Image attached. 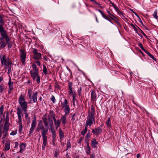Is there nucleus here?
<instances>
[{
  "instance_id": "8fccbe9b",
  "label": "nucleus",
  "mask_w": 158,
  "mask_h": 158,
  "mask_svg": "<svg viewBox=\"0 0 158 158\" xmlns=\"http://www.w3.org/2000/svg\"><path fill=\"white\" fill-rule=\"evenodd\" d=\"M82 88L81 87H79L78 88V89L77 90V93L79 96H81V91Z\"/></svg>"
},
{
  "instance_id": "393cba45",
  "label": "nucleus",
  "mask_w": 158,
  "mask_h": 158,
  "mask_svg": "<svg viewBox=\"0 0 158 158\" xmlns=\"http://www.w3.org/2000/svg\"><path fill=\"white\" fill-rule=\"evenodd\" d=\"M26 145L25 143H22L20 144V150L19 152L20 153L23 152V151L25 149Z\"/></svg>"
},
{
  "instance_id": "412c9836",
  "label": "nucleus",
  "mask_w": 158,
  "mask_h": 158,
  "mask_svg": "<svg viewBox=\"0 0 158 158\" xmlns=\"http://www.w3.org/2000/svg\"><path fill=\"white\" fill-rule=\"evenodd\" d=\"M6 143H5V146L4 147V150L5 151H7L10 149V143L9 140L7 139Z\"/></svg>"
},
{
  "instance_id": "7ed1b4c3",
  "label": "nucleus",
  "mask_w": 158,
  "mask_h": 158,
  "mask_svg": "<svg viewBox=\"0 0 158 158\" xmlns=\"http://www.w3.org/2000/svg\"><path fill=\"white\" fill-rule=\"evenodd\" d=\"M91 111H89L87 118L85 122V126L90 127L93 123H95V110L94 108L92 106L91 108Z\"/></svg>"
},
{
  "instance_id": "aec40b11",
  "label": "nucleus",
  "mask_w": 158,
  "mask_h": 158,
  "mask_svg": "<svg viewBox=\"0 0 158 158\" xmlns=\"http://www.w3.org/2000/svg\"><path fill=\"white\" fill-rule=\"evenodd\" d=\"M91 144L92 147L95 148H96L97 145L98 144V142L96 141V139L94 138L91 141Z\"/></svg>"
},
{
  "instance_id": "6e6552de",
  "label": "nucleus",
  "mask_w": 158,
  "mask_h": 158,
  "mask_svg": "<svg viewBox=\"0 0 158 158\" xmlns=\"http://www.w3.org/2000/svg\"><path fill=\"white\" fill-rule=\"evenodd\" d=\"M4 17V15L0 14V34L6 32L3 26L5 23L4 20L3 19Z\"/></svg>"
},
{
  "instance_id": "052dcab7",
  "label": "nucleus",
  "mask_w": 158,
  "mask_h": 158,
  "mask_svg": "<svg viewBox=\"0 0 158 158\" xmlns=\"http://www.w3.org/2000/svg\"><path fill=\"white\" fill-rule=\"evenodd\" d=\"M35 62L36 63L37 65H38L39 66H40L41 65V64L40 61H39V60H37L36 61H35Z\"/></svg>"
},
{
  "instance_id": "79ce46f5",
  "label": "nucleus",
  "mask_w": 158,
  "mask_h": 158,
  "mask_svg": "<svg viewBox=\"0 0 158 158\" xmlns=\"http://www.w3.org/2000/svg\"><path fill=\"white\" fill-rule=\"evenodd\" d=\"M9 118L8 116V114L7 113L6 114V118L4 119L5 123H9Z\"/></svg>"
},
{
  "instance_id": "20e7f679",
  "label": "nucleus",
  "mask_w": 158,
  "mask_h": 158,
  "mask_svg": "<svg viewBox=\"0 0 158 158\" xmlns=\"http://www.w3.org/2000/svg\"><path fill=\"white\" fill-rule=\"evenodd\" d=\"M17 114L18 116V119L16 120V122L19 125V131L20 133H22L23 130V126L22 124V118L23 116V114L21 113V108L18 107L17 108Z\"/></svg>"
},
{
  "instance_id": "c756f323",
  "label": "nucleus",
  "mask_w": 158,
  "mask_h": 158,
  "mask_svg": "<svg viewBox=\"0 0 158 158\" xmlns=\"http://www.w3.org/2000/svg\"><path fill=\"white\" fill-rule=\"evenodd\" d=\"M61 104L62 105V108L63 109L64 108V107H65L67 106H69L68 105V101L66 99H64V102H61Z\"/></svg>"
},
{
  "instance_id": "c9c22d12",
  "label": "nucleus",
  "mask_w": 158,
  "mask_h": 158,
  "mask_svg": "<svg viewBox=\"0 0 158 158\" xmlns=\"http://www.w3.org/2000/svg\"><path fill=\"white\" fill-rule=\"evenodd\" d=\"M87 127H86L85 126V127L84 130L81 131V134L82 135H84L86 133L88 130Z\"/></svg>"
},
{
  "instance_id": "f3484780",
  "label": "nucleus",
  "mask_w": 158,
  "mask_h": 158,
  "mask_svg": "<svg viewBox=\"0 0 158 158\" xmlns=\"http://www.w3.org/2000/svg\"><path fill=\"white\" fill-rule=\"evenodd\" d=\"M91 100L95 102L97 100V95L95 90H92L91 92Z\"/></svg>"
},
{
  "instance_id": "de8ad7c7",
  "label": "nucleus",
  "mask_w": 158,
  "mask_h": 158,
  "mask_svg": "<svg viewBox=\"0 0 158 158\" xmlns=\"http://www.w3.org/2000/svg\"><path fill=\"white\" fill-rule=\"evenodd\" d=\"M66 146L67 147V150L68 148H71V144L70 142V141H69L67 142L66 144Z\"/></svg>"
},
{
  "instance_id": "09e8293b",
  "label": "nucleus",
  "mask_w": 158,
  "mask_h": 158,
  "mask_svg": "<svg viewBox=\"0 0 158 158\" xmlns=\"http://www.w3.org/2000/svg\"><path fill=\"white\" fill-rule=\"evenodd\" d=\"M4 90V87L3 85H0V93H2Z\"/></svg>"
},
{
  "instance_id": "423d86ee",
  "label": "nucleus",
  "mask_w": 158,
  "mask_h": 158,
  "mask_svg": "<svg viewBox=\"0 0 158 158\" xmlns=\"http://www.w3.org/2000/svg\"><path fill=\"white\" fill-rule=\"evenodd\" d=\"M32 90L30 89L28 90L27 94L29 99V103H31L32 102L33 103L36 102L38 103L37 102V92L33 93L32 94Z\"/></svg>"
},
{
  "instance_id": "864d4df0",
  "label": "nucleus",
  "mask_w": 158,
  "mask_h": 158,
  "mask_svg": "<svg viewBox=\"0 0 158 158\" xmlns=\"http://www.w3.org/2000/svg\"><path fill=\"white\" fill-rule=\"evenodd\" d=\"M17 133V131L15 130L12 131L11 133H10V135H14L16 134Z\"/></svg>"
},
{
  "instance_id": "680f3d73",
  "label": "nucleus",
  "mask_w": 158,
  "mask_h": 158,
  "mask_svg": "<svg viewBox=\"0 0 158 158\" xmlns=\"http://www.w3.org/2000/svg\"><path fill=\"white\" fill-rule=\"evenodd\" d=\"M91 2H94L95 3V4H96V5H100V4L96 2V1L95 0H90Z\"/></svg>"
},
{
  "instance_id": "c85d7f7f",
  "label": "nucleus",
  "mask_w": 158,
  "mask_h": 158,
  "mask_svg": "<svg viewBox=\"0 0 158 158\" xmlns=\"http://www.w3.org/2000/svg\"><path fill=\"white\" fill-rule=\"evenodd\" d=\"M64 112L65 113L64 114L65 115H68L69 114L70 112V108L69 106H67L64 107Z\"/></svg>"
},
{
  "instance_id": "e2e57ef3",
  "label": "nucleus",
  "mask_w": 158,
  "mask_h": 158,
  "mask_svg": "<svg viewBox=\"0 0 158 158\" xmlns=\"http://www.w3.org/2000/svg\"><path fill=\"white\" fill-rule=\"evenodd\" d=\"M138 28L139 29V30L143 34V35L145 36H146L145 34L143 32V31H142L139 27H138Z\"/></svg>"
},
{
  "instance_id": "bb28decb",
  "label": "nucleus",
  "mask_w": 158,
  "mask_h": 158,
  "mask_svg": "<svg viewBox=\"0 0 158 158\" xmlns=\"http://www.w3.org/2000/svg\"><path fill=\"white\" fill-rule=\"evenodd\" d=\"M59 135L60 136V139L61 140H62L64 137V133L61 129L59 130Z\"/></svg>"
},
{
  "instance_id": "4c0bfd02",
  "label": "nucleus",
  "mask_w": 158,
  "mask_h": 158,
  "mask_svg": "<svg viewBox=\"0 0 158 158\" xmlns=\"http://www.w3.org/2000/svg\"><path fill=\"white\" fill-rule=\"evenodd\" d=\"M157 10L156 9L154 11V13L153 14V17L156 19H158V16L157 15Z\"/></svg>"
},
{
  "instance_id": "e433bc0d",
  "label": "nucleus",
  "mask_w": 158,
  "mask_h": 158,
  "mask_svg": "<svg viewBox=\"0 0 158 158\" xmlns=\"http://www.w3.org/2000/svg\"><path fill=\"white\" fill-rule=\"evenodd\" d=\"M76 95H75V94H73V95H72L73 100V105L74 106H75V102H77V100L76 98Z\"/></svg>"
},
{
  "instance_id": "69168bd1",
  "label": "nucleus",
  "mask_w": 158,
  "mask_h": 158,
  "mask_svg": "<svg viewBox=\"0 0 158 158\" xmlns=\"http://www.w3.org/2000/svg\"><path fill=\"white\" fill-rule=\"evenodd\" d=\"M149 56H150V55H151V54L148 51L146 50H145V51H144Z\"/></svg>"
},
{
  "instance_id": "bf43d9fd",
  "label": "nucleus",
  "mask_w": 158,
  "mask_h": 158,
  "mask_svg": "<svg viewBox=\"0 0 158 158\" xmlns=\"http://www.w3.org/2000/svg\"><path fill=\"white\" fill-rule=\"evenodd\" d=\"M150 57L152 58L153 60L156 61V59L153 56V55L151 54V55H150Z\"/></svg>"
},
{
  "instance_id": "2f4dec72",
  "label": "nucleus",
  "mask_w": 158,
  "mask_h": 158,
  "mask_svg": "<svg viewBox=\"0 0 158 158\" xmlns=\"http://www.w3.org/2000/svg\"><path fill=\"white\" fill-rule=\"evenodd\" d=\"M13 82H11V79H10L9 80V82L8 83V85H9V89L10 90H13Z\"/></svg>"
},
{
  "instance_id": "a878e982",
  "label": "nucleus",
  "mask_w": 158,
  "mask_h": 158,
  "mask_svg": "<svg viewBox=\"0 0 158 158\" xmlns=\"http://www.w3.org/2000/svg\"><path fill=\"white\" fill-rule=\"evenodd\" d=\"M42 119L44 124V126L46 127H48V119L47 117L44 116L42 118Z\"/></svg>"
},
{
  "instance_id": "2eb2a0df",
  "label": "nucleus",
  "mask_w": 158,
  "mask_h": 158,
  "mask_svg": "<svg viewBox=\"0 0 158 158\" xmlns=\"http://www.w3.org/2000/svg\"><path fill=\"white\" fill-rule=\"evenodd\" d=\"M72 86V83L69 82L68 83V87L69 89V94H72V95H73V94H75V95H76L75 92L74 91H73Z\"/></svg>"
},
{
  "instance_id": "13d9d810",
  "label": "nucleus",
  "mask_w": 158,
  "mask_h": 158,
  "mask_svg": "<svg viewBox=\"0 0 158 158\" xmlns=\"http://www.w3.org/2000/svg\"><path fill=\"white\" fill-rule=\"evenodd\" d=\"M83 138L82 137H80L79 138V139L78 142V143L79 144H81V143L82 141L83 140Z\"/></svg>"
},
{
  "instance_id": "4468645a",
  "label": "nucleus",
  "mask_w": 158,
  "mask_h": 158,
  "mask_svg": "<svg viewBox=\"0 0 158 158\" xmlns=\"http://www.w3.org/2000/svg\"><path fill=\"white\" fill-rule=\"evenodd\" d=\"M102 131V129L100 127L92 129V132L96 136H98L100 134Z\"/></svg>"
},
{
  "instance_id": "0eeeda50",
  "label": "nucleus",
  "mask_w": 158,
  "mask_h": 158,
  "mask_svg": "<svg viewBox=\"0 0 158 158\" xmlns=\"http://www.w3.org/2000/svg\"><path fill=\"white\" fill-rule=\"evenodd\" d=\"M42 130L41 134L42 135L43 134H47L48 131V128H44L43 124L42 123V122L41 120H40L39 122L37 127L36 128V131L38 132Z\"/></svg>"
},
{
  "instance_id": "3c124183",
  "label": "nucleus",
  "mask_w": 158,
  "mask_h": 158,
  "mask_svg": "<svg viewBox=\"0 0 158 158\" xmlns=\"http://www.w3.org/2000/svg\"><path fill=\"white\" fill-rule=\"evenodd\" d=\"M76 115L75 113H74L73 114V115L72 116V118L71 119V121L72 122H73L75 120V118H74V117Z\"/></svg>"
},
{
  "instance_id": "4d7b16f0",
  "label": "nucleus",
  "mask_w": 158,
  "mask_h": 158,
  "mask_svg": "<svg viewBox=\"0 0 158 158\" xmlns=\"http://www.w3.org/2000/svg\"><path fill=\"white\" fill-rule=\"evenodd\" d=\"M51 100L53 102V103L55 102L56 99L54 96L53 95H52L51 98Z\"/></svg>"
},
{
  "instance_id": "f704fd0d",
  "label": "nucleus",
  "mask_w": 158,
  "mask_h": 158,
  "mask_svg": "<svg viewBox=\"0 0 158 158\" xmlns=\"http://www.w3.org/2000/svg\"><path fill=\"white\" fill-rule=\"evenodd\" d=\"M54 124L56 126V128L57 129L60 126V122L59 120H58L56 121L55 122Z\"/></svg>"
},
{
  "instance_id": "72a5a7b5",
  "label": "nucleus",
  "mask_w": 158,
  "mask_h": 158,
  "mask_svg": "<svg viewBox=\"0 0 158 158\" xmlns=\"http://www.w3.org/2000/svg\"><path fill=\"white\" fill-rule=\"evenodd\" d=\"M107 127L109 128L111 127V121L110 118H108L107 121L106 122Z\"/></svg>"
},
{
  "instance_id": "cd10ccee",
  "label": "nucleus",
  "mask_w": 158,
  "mask_h": 158,
  "mask_svg": "<svg viewBox=\"0 0 158 158\" xmlns=\"http://www.w3.org/2000/svg\"><path fill=\"white\" fill-rule=\"evenodd\" d=\"M10 124L9 123H5L3 127V129L5 131H7L9 129Z\"/></svg>"
},
{
  "instance_id": "ea45409f",
  "label": "nucleus",
  "mask_w": 158,
  "mask_h": 158,
  "mask_svg": "<svg viewBox=\"0 0 158 158\" xmlns=\"http://www.w3.org/2000/svg\"><path fill=\"white\" fill-rule=\"evenodd\" d=\"M52 132V138L55 139L56 137V131L55 130L51 131Z\"/></svg>"
},
{
  "instance_id": "f8f14e48",
  "label": "nucleus",
  "mask_w": 158,
  "mask_h": 158,
  "mask_svg": "<svg viewBox=\"0 0 158 158\" xmlns=\"http://www.w3.org/2000/svg\"><path fill=\"white\" fill-rule=\"evenodd\" d=\"M33 51L32 53L34 54L33 56V58L34 59L39 60V59H41V54L40 52H38V50L36 48H33Z\"/></svg>"
},
{
  "instance_id": "49530a36",
  "label": "nucleus",
  "mask_w": 158,
  "mask_h": 158,
  "mask_svg": "<svg viewBox=\"0 0 158 158\" xmlns=\"http://www.w3.org/2000/svg\"><path fill=\"white\" fill-rule=\"evenodd\" d=\"M116 11L118 13V15H119L120 16L121 15H122L123 14V12L120 10L118 8L116 10Z\"/></svg>"
},
{
  "instance_id": "1a4fd4ad",
  "label": "nucleus",
  "mask_w": 158,
  "mask_h": 158,
  "mask_svg": "<svg viewBox=\"0 0 158 158\" xmlns=\"http://www.w3.org/2000/svg\"><path fill=\"white\" fill-rule=\"evenodd\" d=\"M30 73L31 77L33 80H35L38 84H39L40 81V78L39 74V72H33L32 71H30Z\"/></svg>"
},
{
  "instance_id": "0e129e2a",
  "label": "nucleus",
  "mask_w": 158,
  "mask_h": 158,
  "mask_svg": "<svg viewBox=\"0 0 158 158\" xmlns=\"http://www.w3.org/2000/svg\"><path fill=\"white\" fill-rule=\"evenodd\" d=\"M110 19H112L116 23H117L118 22V21L117 20L115 19L114 18H113L111 16L110 17Z\"/></svg>"
},
{
  "instance_id": "774afa93",
  "label": "nucleus",
  "mask_w": 158,
  "mask_h": 158,
  "mask_svg": "<svg viewBox=\"0 0 158 158\" xmlns=\"http://www.w3.org/2000/svg\"><path fill=\"white\" fill-rule=\"evenodd\" d=\"M19 145V143L18 142H15V148H16L18 147Z\"/></svg>"
},
{
  "instance_id": "a18cd8bd",
  "label": "nucleus",
  "mask_w": 158,
  "mask_h": 158,
  "mask_svg": "<svg viewBox=\"0 0 158 158\" xmlns=\"http://www.w3.org/2000/svg\"><path fill=\"white\" fill-rule=\"evenodd\" d=\"M107 13L108 14H109L110 15L109 16V17L110 18V16H111V17H112V18H116V17L114 15H113L112 14L110 11L108 10H107Z\"/></svg>"
},
{
  "instance_id": "603ef678",
  "label": "nucleus",
  "mask_w": 158,
  "mask_h": 158,
  "mask_svg": "<svg viewBox=\"0 0 158 158\" xmlns=\"http://www.w3.org/2000/svg\"><path fill=\"white\" fill-rule=\"evenodd\" d=\"M8 69V72L7 73L8 74H9L11 72V66H8V67L7 68Z\"/></svg>"
},
{
  "instance_id": "37998d69",
  "label": "nucleus",
  "mask_w": 158,
  "mask_h": 158,
  "mask_svg": "<svg viewBox=\"0 0 158 158\" xmlns=\"http://www.w3.org/2000/svg\"><path fill=\"white\" fill-rule=\"evenodd\" d=\"M3 111H4V106L2 105L0 107V115H3Z\"/></svg>"
},
{
  "instance_id": "6e6d98bb",
  "label": "nucleus",
  "mask_w": 158,
  "mask_h": 158,
  "mask_svg": "<svg viewBox=\"0 0 158 158\" xmlns=\"http://www.w3.org/2000/svg\"><path fill=\"white\" fill-rule=\"evenodd\" d=\"M89 138H87L85 137V143H89Z\"/></svg>"
},
{
  "instance_id": "4be33fe9",
  "label": "nucleus",
  "mask_w": 158,
  "mask_h": 158,
  "mask_svg": "<svg viewBox=\"0 0 158 158\" xmlns=\"http://www.w3.org/2000/svg\"><path fill=\"white\" fill-rule=\"evenodd\" d=\"M54 116H56V115L53 113L52 110H50L48 117V122H50L51 119L53 118Z\"/></svg>"
},
{
  "instance_id": "f03ea898",
  "label": "nucleus",
  "mask_w": 158,
  "mask_h": 158,
  "mask_svg": "<svg viewBox=\"0 0 158 158\" xmlns=\"http://www.w3.org/2000/svg\"><path fill=\"white\" fill-rule=\"evenodd\" d=\"M0 49L4 48L8 45V48H10L12 46L10 42V40L7 32L0 34Z\"/></svg>"
},
{
  "instance_id": "9d476101",
  "label": "nucleus",
  "mask_w": 158,
  "mask_h": 158,
  "mask_svg": "<svg viewBox=\"0 0 158 158\" xmlns=\"http://www.w3.org/2000/svg\"><path fill=\"white\" fill-rule=\"evenodd\" d=\"M20 52V60L23 64L25 62L27 56V53L25 50L21 49L19 50Z\"/></svg>"
},
{
  "instance_id": "f257e3e1",
  "label": "nucleus",
  "mask_w": 158,
  "mask_h": 158,
  "mask_svg": "<svg viewBox=\"0 0 158 158\" xmlns=\"http://www.w3.org/2000/svg\"><path fill=\"white\" fill-rule=\"evenodd\" d=\"M18 102L20 106H19L18 107L21 108L22 113L23 111H24L25 119L28 118L29 120H30V117H28L29 114L27 112L28 103L25 100V96L21 94L19 97Z\"/></svg>"
},
{
  "instance_id": "6ab92c4d",
  "label": "nucleus",
  "mask_w": 158,
  "mask_h": 158,
  "mask_svg": "<svg viewBox=\"0 0 158 158\" xmlns=\"http://www.w3.org/2000/svg\"><path fill=\"white\" fill-rule=\"evenodd\" d=\"M4 134L3 135V137L2 138V142L3 143H5L6 141H7V139L9 140L8 139H6V137L8 135V133L7 131H5L4 132Z\"/></svg>"
},
{
  "instance_id": "ddd939ff",
  "label": "nucleus",
  "mask_w": 158,
  "mask_h": 158,
  "mask_svg": "<svg viewBox=\"0 0 158 158\" xmlns=\"http://www.w3.org/2000/svg\"><path fill=\"white\" fill-rule=\"evenodd\" d=\"M47 134H43L42 136V138L43 139V142L42 146V149L43 150H44L45 149L46 146L48 144L47 142V137L46 136Z\"/></svg>"
},
{
  "instance_id": "b1692460",
  "label": "nucleus",
  "mask_w": 158,
  "mask_h": 158,
  "mask_svg": "<svg viewBox=\"0 0 158 158\" xmlns=\"http://www.w3.org/2000/svg\"><path fill=\"white\" fill-rule=\"evenodd\" d=\"M32 69L30 71H32L33 72H39V69L37 68L36 64L35 63H33L32 65Z\"/></svg>"
},
{
  "instance_id": "39448f33",
  "label": "nucleus",
  "mask_w": 158,
  "mask_h": 158,
  "mask_svg": "<svg viewBox=\"0 0 158 158\" xmlns=\"http://www.w3.org/2000/svg\"><path fill=\"white\" fill-rule=\"evenodd\" d=\"M1 63L2 65L4 66V68L7 69L8 66H11L12 63L11 60L8 57L5 55H2L0 56Z\"/></svg>"
},
{
  "instance_id": "5701e85b",
  "label": "nucleus",
  "mask_w": 158,
  "mask_h": 158,
  "mask_svg": "<svg viewBox=\"0 0 158 158\" xmlns=\"http://www.w3.org/2000/svg\"><path fill=\"white\" fill-rule=\"evenodd\" d=\"M51 26L49 23H47L45 24L43 31L45 32H48L50 31Z\"/></svg>"
},
{
  "instance_id": "473e14b6",
  "label": "nucleus",
  "mask_w": 158,
  "mask_h": 158,
  "mask_svg": "<svg viewBox=\"0 0 158 158\" xmlns=\"http://www.w3.org/2000/svg\"><path fill=\"white\" fill-rule=\"evenodd\" d=\"M131 25L133 28L136 33H137L140 36L139 34L138 33L137 31V28H138V27L137 25H136V26H135V25L132 23L131 24Z\"/></svg>"
},
{
  "instance_id": "9b49d317",
  "label": "nucleus",
  "mask_w": 158,
  "mask_h": 158,
  "mask_svg": "<svg viewBox=\"0 0 158 158\" xmlns=\"http://www.w3.org/2000/svg\"><path fill=\"white\" fill-rule=\"evenodd\" d=\"M36 119L35 117H34V119L32 120V122L31 124V127L30 129V131L29 133V136L31 135V134L33 133L34 130L36 126Z\"/></svg>"
},
{
  "instance_id": "7c9ffc66",
  "label": "nucleus",
  "mask_w": 158,
  "mask_h": 158,
  "mask_svg": "<svg viewBox=\"0 0 158 158\" xmlns=\"http://www.w3.org/2000/svg\"><path fill=\"white\" fill-rule=\"evenodd\" d=\"M90 148L89 146V143H87L86 148V152L87 155H89L90 154Z\"/></svg>"
},
{
  "instance_id": "c03bdc74",
  "label": "nucleus",
  "mask_w": 158,
  "mask_h": 158,
  "mask_svg": "<svg viewBox=\"0 0 158 158\" xmlns=\"http://www.w3.org/2000/svg\"><path fill=\"white\" fill-rule=\"evenodd\" d=\"M138 45L139 47H140L142 50H143L144 51H145V49L144 48L142 44L141 43H138Z\"/></svg>"
},
{
  "instance_id": "5fc2aeb1",
  "label": "nucleus",
  "mask_w": 158,
  "mask_h": 158,
  "mask_svg": "<svg viewBox=\"0 0 158 158\" xmlns=\"http://www.w3.org/2000/svg\"><path fill=\"white\" fill-rule=\"evenodd\" d=\"M90 135L91 133H90V131L89 130L88 132L87 133L85 137L90 138L91 136Z\"/></svg>"
},
{
  "instance_id": "a211bd4d",
  "label": "nucleus",
  "mask_w": 158,
  "mask_h": 158,
  "mask_svg": "<svg viewBox=\"0 0 158 158\" xmlns=\"http://www.w3.org/2000/svg\"><path fill=\"white\" fill-rule=\"evenodd\" d=\"M67 115H62L61 116V117L60 119V121H61L62 124L63 125H65L66 123L67 122V119L66 118V116Z\"/></svg>"
},
{
  "instance_id": "58836bf2",
  "label": "nucleus",
  "mask_w": 158,
  "mask_h": 158,
  "mask_svg": "<svg viewBox=\"0 0 158 158\" xmlns=\"http://www.w3.org/2000/svg\"><path fill=\"white\" fill-rule=\"evenodd\" d=\"M43 72L44 74L46 75L48 74V71L47 70L46 67L44 64H43Z\"/></svg>"
},
{
  "instance_id": "a19ab883",
  "label": "nucleus",
  "mask_w": 158,
  "mask_h": 158,
  "mask_svg": "<svg viewBox=\"0 0 158 158\" xmlns=\"http://www.w3.org/2000/svg\"><path fill=\"white\" fill-rule=\"evenodd\" d=\"M53 122H52L51 123H50L49 124V127H50V129L51 131L55 130H54V127L53 126Z\"/></svg>"
},
{
  "instance_id": "338daca9",
  "label": "nucleus",
  "mask_w": 158,
  "mask_h": 158,
  "mask_svg": "<svg viewBox=\"0 0 158 158\" xmlns=\"http://www.w3.org/2000/svg\"><path fill=\"white\" fill-rule=\"evenodd\" d=\"M95 157V154H92L90 155V158H94Z\"/></svg>"
},
{
  "instance_id": "dca6fc26",
  "label": "nucleus",
  "mask_w": 158,
  "mask_h": 158,
  "mask_svg": "<svg viewBox=\"0 0 158 158\" xmlns=\"http://www.w3.org/2000/svg\"><path fill=\"white\" fill-rule=\"evenodd\" d=\"M96 10L101 14L102 16L104 19L109 21L111 23H113L111 20L110 19V18L106 16L102 10L98 9H97Z\"/></svg>"
}]
</instances>
